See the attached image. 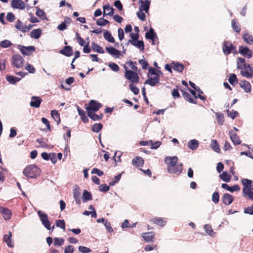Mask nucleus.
<instances>
[{
	"instance_id": "nucleus-1",
	"label": "nucleus",
	"mask_w": 253,
	"mask_h": 253,
	"mask_svg": "<svg viewBox=\"0 0 253 253\" xmlns=\"http://www.w3.org/2000/svg\"><path fill=\"white\" fill-rule=\"evenodd\" d=\"M177 156H167L165 158V163L167 165V170L169 173L180 174L182 171L183 164L178 163Z\"/></svg>"
},
{
	"instance_id": "nucleus-2",
	"label": "nucleus",
	"mask_w": 253,
	"mask_h": 253,
	"mask_svg": "<svg viewBox=\"0 0 253 253\" xmlns=\"http://www.w3.org/2000/svg\"><path fill=\"white\" fill-rule=\"evenodd\" d=\"M244 58L238 57L237 61V68L241 69V75L247 78H251L253 76V67L245 63Z\"/></svg>"
},
{
	"instance_id": "nucleus-3",
	"label": "nucleus",
	"mask_w": 253,
	"mask_h": 253,
	"mask_svg": "<svg viewBox=\"0 0 253 253\" xmlns=\"http://www.w3.org/2000/svg\"><path fill=\"white\" fill-rule=\"evenodd\" d=\"M241 183L243 185L242 189L243 196L253 201V182L250 179L243 178L241 180Z\"/></svg>"
},
{
	"instance_id": "nucleus-4",
	"label": "nucleus",
	"mask_w": 253,
	"mask_h": 253,
	"mask_svg": "<svg viewBox=\"0 0 253 253\" xmlns=\"http://www.w3.org/2000/svg\"><path fill=\"white\" fill-rule=\"evenodd\" d=\"M41 169L35 165H31L26 167L23 171V174L29 178H36L40 175Z\"/></svg>"
},
{
	"instance_id": "nucleus-5",
	"label": "nucleus",
	"mask_w": 253,
	"mask_h": 253,
	"mask_svg": "<svg viewBox=\"0 0 253 253\" xmlns=\"http://www.w3.org/2000/svg\"><path fill=\"white\" fill-rule=\"evenodd\" d=\"M222 51L225 55H228L231 52L234 54H237V51L235 46L228 41H224L222 46Z\"/></svg>"
},
{
	"instance_id": "nucleus-6",
	"label": "nucleus",
	"mask_w": 253,
	"mask_h": 253,
	"mask_svg": "<svg viewBox=\"0 0 253 253\" xmlns=\"http://www.w3.org/2000/svg\"><path fill=\"white\" fill-rule=\"evenodd\" d=\"M124 68L126 70L125 77L132 83H138L139 82V76L137 73L133 71L127 70L126 66H124Z\"/></svg>"
},
{
	"instance_id": "nucleus-7",
	"label": "nucleus",
	"mask_w": 253,
	"mask_h": 253,
	"mask_svg": "<svg viewBox=\"0 0 253 253\" xmlns=\"http://www.w3.org/2000/svg\"><path fill=\"white\" fill-rule=\"evenodd\" d=\"M38 214L40 217V220L41 221L42 225L47 230L51 229V226L50 221L48 220V216L47 214L44 213L41 211H39L37 212Z\"/></svg>"
},
{
	"instance_id": "nucleus-8",
	"label": "nucleus",
	"mask_w": 253,
	"mask_h": 253,
	"mask_svg": "<svg viewBox=\"0 0 253 253\" xmlns=\"http://www.w3.org/2000/svg\"><path fill=\"white\" fill-rule=\"evenodd\" d=\"M24 60L19 54H14L12 56V64L17 68H21L23 66Z\"/></svg>"
},
{
	"instance_id": "nucleus-9",
	"label": "nucleus",
	"mask_w": 253,
	"mask_h": 253,
	"mask_svg": "<svg viewBox=\"0 0 253 253\" xmlns=\"http://www.w3.org/2000/svg\"><path fill=\"white\" fill-rule=\"evenodd\" d=\"M17 47L20 50L21 53L24 55H30L35 50V48L34 46H25L19 44Z\"/></svg>"
},
{
	"instance_id": "nucleus-10",
	"label": "nucleus",
	"mask_w": 253,
	"mask_h": 253,
	"mask_svg": "<svg viewBox=\"0 0 253 253\" xmlns=\"http://www.w3.org/2000/svg\"><path fill=\"white\" fill-rule=\"evenodd\" d=\"M102 105L97 101L91 100L89 103V106L86 108V110L88 112H96L101 107Z\"/></svg>"
},
{
	"instance_id": "nucleus-11",
	"label": "nucleus",
	"mask_w": 253,
	"mask_h": 253,
	"mask_svg": "<svg viewBox=\"0 0 253 253\" xmlns=\"http://www.w3.org/2000/svg\"><path fill=\"white\" fill-rule=\"evenodd\" d=\"M239 52L243 56L248 58H251L253 56V51L247 46H240Z\"/></svg>"
},
{
	"instance_id": "nucleus-12",
	"label": "nucleus",
	"mask_w": 253,
	"mask_h": 253,
	"mask_svg": "<svg viewBox=\"0 0 253 253\" xmlns=\"http://www.w3.org/2000/svg\"><path fill=\"white\" fill-rule=\"evenodd\" d=\"M11 6L14 9H24L25 4L22 0H12Z\"/></svg>"
},
{
	"instance_id": "nucleus-13",
	"label": "nucleus",
	"mask_w": 253,
	"mask_h": 253,
	"mask_svg": "<svg viewBox=\"0 0 253 253\" xmlns=\"http://www.w3.org/2000/svg\"><path fill=\"white\" fill-rule=\"evenodd\" d=\"M105 49L109 54L116 58H119L121 54L119 50L112 46L106 47Z\"/></svg>"
},
{
	"instance_id": "nucleus-14",
	"label": "nucleus",
	"mask_w": 253,
	"mask_h": 253,
	"mask_svg": "<svg viewBox=\"0 0 253 253\" xmlns=\"http://www.w3.org/2000/svg\"><path fill=\"white\" fill-rule=\"evenodd\" d=\"M221 200L224 205L228 206L234 201V197L230 194L225 193L222 197Z\"/></svg>"
},
{
	"instance_id": "nucleus-15",
	"label": "nucleus",
	"mask_w": 253,
	"mask_h": 253,
	"mask_svg": "<svg viewBox=\"0 0 253 253\" xmlns=\"http://www.w3.org/2000/svg\"><path fill=\"white\" fill-rule=\"evenodd\" d=\"M230 139L235 145H239L241 143V140L236 133L233 132V130H230L229 131Z\"/></svg>"
},
{
	"instance_id": "nucleus-16",
	"label": "nucleus",
	"mask_w": 253,
	"mask_h": 253,
	"mask_svg": "<svg viewBox=\"0 0 253 253\" xmlns=\"http://www.w3.org/2000/svg\"><path fill=\"white\" fill-rule=\"evenodd\" d=\"M160 82V76L150 77L145 81V84H148L151 86H154Z\"/></svg>"
},
{
	"instance_id": "nucleus-17",
	"label": "nucleus",
	"mask_w": 253,
	"mask_h": 253,
	"mask_svg": "<svg viewBox=\"0 0 253 253\" xmlns=\"http://www.w3.org/2000/svg\"><path fill=\"white\" fill-rule=\"evenodd\" d=\"M60 53L67 57H70L73 54L72 47L70 45L65 46L59 51Z\"/></svg>"
},
{
	"instance_id": "nucleus-18",
	"label": "nucleus",
	"mask_w": 253,
	"mask_h": 253,
	"mask_svg": "<svg viewBox=\"0 0 253 253\" xmlns=\"http://www.w3.org/2000/svg\"><path fill=\"white\" fill-rule=\"evenodd\" d=\"M239 85L242 88L245 92L250 93L251 91V85L250 83L246 80L242 81L239 83Z\"/></svg>"
},
{
	"instance_id": "nucleus-19",
	"label": "nucleus",
	"mask_w": 253,
	"mask_h": 253,
	"mask_svg": "<svg viewBox=\"0 0 253 253\" xmlns=\"http://www.w3.org/2000/svg\"><path fill=\"white\" fill-rule=\"evenodd\" d=\"M31 101L30 102V106L35 108H39L42 102V99L40 97L33 96L31 97Z\"/></svg>"
},
{
	"instance_id": "nucleus-20",
	"label": "nucleus",
	"mask_w": 253,
	"mask_h": 253,
	"mask_svg": "<svg viewBox=\"0 0 253 253\" xmlns=\"http://www.w3.org/2000/svg\"><path fill=\"white\" fill-rule=\"evenodd\" d=\"M80 189L79 187H76L74 189V194L73 197L75 200L76 204L78 205H80L81 203V201L80 200Z\"/></svg>"
},
{
	"instance_id": "nucleus-21",
	"label": "nucleus",
	"mask_w": 253,
	"mask_h": 253,
	"mask_svg": "<svg viewBox=\"0 0 253 253\" xmlns=\"http://www.w3.org/2000/svg\"><path fill=\"white\" fill-rule=\"evenodd\" d=\"M221 187L231 192L238 191L240 189L239 186L237 184L234 185L233 186L230 187L226 183H223L221 185Z\"/></svg>"
},
{
	"instance_id": "nucleus-22",
	"label": "nucleus",
	"mask_w": 253,
	"mask_h": 253,
	"mask_svg": "<svg viewBox=\"0 0 253 253\" xmlns=\"http://www.w3.org/2000/svg\"><path fill=\"white\" fill-rule=\"evenodd\" d=\"M187 146L191 150H196L199 146V142L196 139H192L188 141Z\"/></svg>"
},
{
	"instance_id": "nucleus-23",
	"label": "nucleus",
	"mask_w": 253,
	"mask_h": 253,
	"mask_svg": "<svg viewBox=\"0 0 253 253\" xmlns=\"http://www.w3.org/2000/svg\"><path fill=\"white\" fill-rule=\"evenodd\" d=\"M132 164L136 167H141L144 165V160L141 157L136 156L132 159Z\"/></svg>"
},
{
	"instance_id": "nucleus-24",
	"label": "nucleus",
	"mask_w": 253,
	"mask_h": 253,
	"mask_svg": "<svg viewBox=\"0 0 253 253\" xmlns=\"http://www.w3.org/2000/svg\"><path fill=\"white\" fill-rule=\"evenodd\" d=\"M155 234L153 232H149L142 234V237L145 241L153 242Z\"/></svg>"
},
{
	"instance_id": "nucleus-25",
	"label": "nucleus",
	"mask_w": 253,
	"mask_h": 253,
	"mask_svg": "<svg viewBox=\"0 0 253 253\" xmlns=\"http://www.w3.org/2000/svg\"><path fill=\"white\" fill-rule=\"evenodd\" d=\"M103 13L104 15L112 16L114 13V9L112 7H110L109 4H105L103 5Z\"/></svg>"
},
{
	"instance_id": "nucleus-26",
	"label": "nucleus",
	"mask_w": 253,
	"mask_h": 253,
	"mask_svg": "<svg viewBox=\"0 0 253 253\" xmlns=\"http://www.w3.org/2000/svg\"><path fill=\"white\" fill-rule=\"evenodd\" d=\"M145 37L147 39H149L152 41L154 43L155 38H156V34L154 32V29L151 28L148 32L145 34Z\"/></svg>"
},
{
	"instance_id": "nucleus-27",
	"label": "nucleus",
	"mask_w": 253,
	"mask_h": 253,
	"mask_svg": "<svg viewBox=\"0 0 253 253\" xmlns=\"http://www.w3.org/2000/svg\"><path fill=\"white\" fill-rule=\"evenodd\" d=\"M242 38L244 41L248 44L252 45L253 44V37L248 33L243 35Z\"/></svg>"
},
{
	"instance_id": "nucleus-28",
	"label": "nucleus",
	"mask_w": 253,
	"mask_h": 253,
	"mask_svg": "<svg viewBox=\"0 0 253 253\" xmlns=\"http://www.w3.org/2000/svg\"><path fill=\"white\" fill-rule=\"evenodd\" d=\"M151 2L149 0H145L144 3L139 5V10L144 11L146 13H148L150 8Z\"/></svg>"
},
{
	"instance_id": "nucleus-29",
	"label": "nucleus",
	"mask_w": 253,
	"mask_h": 253,
	"mask_svg": "<svg viewBox=\"0 0 253 253\" xmlns=\"http://www.w3.org/2000/svg\"><path fill=\"white\" fill-rule=\"evenodd\" d=\"M6 80L9 84H16L17 82L21 80V78L8 75L6 77Z\"/></svg>"
},
{
	"instance_id": "nucleus-30",
	"label": "nucleus",
	"mask_w": 253,
	"mask_h": 253,
	"mask_svg": "<svg viewBox=\"0 0 253 253\" xmlns=\"http://www.w3.org/2000/svg\"><path fill=\"white\" fill-rule=\"evenodd\" d=\"M42 32L40 28L33 30L30 33V36L32 38L38 39L41 36Z\"/></svg>"
},
{
	"instance_id": "nucleus-31",
	"label": "nucleus",
	"mask_w": 253,
	"mask_h": 253,
	"mask_svg": "<svg viewBox=\"0 0 253 253\" xmlns=\"http://www.w3.org/2000/svg\"><path fill=\"white\" fill-rule=\"evenodd\" d=\"M225 107L226 108V112L227 113L228 116L231 118L232 119H234L238 115V112L237 111L232 110L229 111V104H226Z\"/></svg>"
},
{
	"instance_id": "nucleus-32",
	"label": "nucleus",
	"mask_w": 253,
	"mask_h": 253,
	"mask_svg": "<svg viewBox=\"0 0 253 253\" xmlns=\"http://www.w3.org/2000/svg\"><path fill=\"white\" fill-rule=\"evenodd\" d=\"M91 45L93 51L97 52V53L101 54H103L104 53V51L102 47L99 46L96 43L94 42H92Z\"/></svg>"
},
{
	"instance_id": "nucleus-33",
	"label": "nucleus",
	"mask_w": 253,
	"mask_h": 253,
	"mask_svg": "<svg viewBox=\"0 0 253 253\" xmlns=\"http://www.w3.org/2000/svg\"><path fill=\"white\" fill-rule=\"evenodd\" d=\"M172 68L174 70L181 73L184 70V66L182 64H180L177 62H173L171 63Z\"/></svg>"
},
{
	"instance_id": "nucleus-34",
	"label": "nucleus",
	"mask_w": 253,
	"mask_h": 253,
	"mask_svg": "<svg viewBox=\"0 0 253 253\" xmlns=\"http://www.w3.org/2000/svg\"><path fill=\"white\" fill-rule=\"evenodd\" d=\"M94 112H91L89 111L87 112V115L91 120L93 121H98L102 119L103 117V114H101L100 115H98Z\"/></svg>"
},
{
	"instance_id": "nucleus-35",
	"label": "nucleus",
	"mask_w": 253,
	"mask_h": 253,
	"mask_svg": "<svg viewBox=\"0 0 253 253\" xmlns=\"http://www.w3.org/2000/svg\"><path fill=\"white\" fill-rule=\"evenodd\" d=\"M0 212L5 220H8L11 218V212L8 209L3 208L0 210Z\"/></svg>"
},
{
	"instance_id": "nucleus-36",
	"label": "nucleus",
	"mask_w": 253,
	"mask_h": 253,
	"mask_svg": "<svg viewBox=\"0 0 253 253\" xmlns=\"http://www.w3.org/2000/svg\"><path fill=\"white\" fill-rule=\"evenodd\" d=\"M15 28L19 30V31H20L21 32H23V33H25V27H26V25H24L23 24V23L22 22V21L19 20V19H18L16 21V23L14 26Z\"/></svg>"
},
{
	"instance_id": "nucleus-37",
	"label": "nucleus",
	"mask_w": 253,
	"mask_h": 253,
	"mask_svg": "<svg viewBox=\"0 0 253 253\" xmlns=\"http://www.w3.org/2000/svg\"><path fill=\"white\" fill-rule=\"evenodd\" d=\"M216 121L218 124L222 126L224 123V117L223 114L219 112H215Z\"/></svg>"
},
{
	"instance_id": "nucleus-38",
	"label": "nucleus",
	"mask_w": 253,
	"mask_h": 253,
	"mask_svg": "<svg viewBox=\"0 0 253 253\" xmlns=\"http://www.w3.org/2000/svg\"><path fill=\"white\" fill-rule=\"evenodd\" d=\"M51 116L56 122L57 125H58L60 123V115L58 113V111L56 110H53L51 111Z\"/></svg>"
},
{
	"instance_id": "nucleus-39",
	"label": "nucleus",
	"mask_w": 253,
	"mask_h": 253,
	"mask_svg": "<svg viewBox=\"0 0 253 253\" xmlns=\"http://www.w3.org/2000/svg\"><path fill=\"white\" fill-rule=\"evenodd\" d=\"M91 199L92 196L91 193L86 190H84L83 195L82 196L83 202L85 203L87 201L91 200Z\"/></svg>"
},
{
	"instance_id": "nucleus-40",
	"label": "nucleus",
	"mask_w": 253,
	"mask_h": 253,
	"mask_svg": "<svg viewBox=\"0 0 253 253\" xmlns=\"http://www.w3.org/2000/svg\"><path fill=\"white\" fill-rule=\"evenodd\" d=\"M103 37L104 38L106 41L114 43L115 42L114 37L112 36L111 34L108 31H106L104 33Z\"/></svg>"
},
{
	"instance_id": "nucleus-41",
	"label": "nucleus",
	"mask_w": 253,
	"mask_h": 253,
	"mask_svg": "<svg viewBox=\"0 0 253 253\" xmlns=\"http://www.w3.org/2000/svg\"><path fill=\"white\" fill-rule=\"evenodd\" d=\"M152 222L160 226H164L166 224V221L162 218H154L152 219Z\"/></svg>"
},
{
	"instance_id": "nucleus-42",
	"label": "nucleus",
	"mask_w": 253,
	"mask_h": 253,
	"mask_svg": "<svg viewBox=\"0 0 253 253\" xmlns=\"http://www.w3.org/2000/svg\"><path fill=\"white\" fill-rule=\"evenodd\" d=\"M130 44H131L134 46L139 48L140 51H143L144 50V44L142 41H138L137 40V41L132 42V43H131Z\"/></svg>"
},
{
	"instance_id": "nucleus-43",
	"label": "nucleus",
	"mask_w": 253,
	"mask_h": 253,
	"mask_svg": "<svg viewBox=\"0 0 253 253\" xmlns=\"http://www.w3.org/2000/svg\"><path fill=\"white\" fill-rule=\"evenodd\" d=\"M211 149L217 153L220 152V148L217 141L216 140H212L211 143Z\"/></svg>"
},
{
	"instance_id": "nucleus-44",
	"label": "nucleus",
	"mask_w": 253,
	"mask_h": 253,
	"mask_svg": "<svg viewBox=\"0 0 253 253\" xmlns=\"http://www.w3.org/2000/svg\"><path fill=\"white\" fill-rule=\"evenodd\" d=\"M229 83L232 85L234 86L238 83V80L236 75L234 74H231L228 78Z\"/></svg>"
},
{
	"instance_id": "nucleus-45",
	"label": "nucleus",
	"mask_w": 253,
	"mask_h": 253,
	"mask_svg": "<svg viewBox=\"0 0 253 253\" xmlns=\"http://www.w3.org/2000/svg\"><path fill=\"white\" fill-rule=\"evenodd\" d=\"M219 177L224 181L228 182L230 181L231 176L226 171H223L219 175Z\"/></svg>"
},
{
	"instance_id": "nucleus-46",
	"label": "nucleus",
	"mask_w": 253,
	"mask_h": 253,
	"mask_svg": "<svg viewBox=\"0 0 253 253\" xmlns=\"http://www.w3.org/2000/svg\"><path fill=\"white\" fill-rule=\"evenodd\" d=\"M36 9V14L40 18L44 20L46 18V14L45 12L42 9H41L39 7L37 6L35 7Z\"/></svg>"
},
{
	"instance_id": "nucleus-47",
	"label": "nucleus",
	"mask_w": 253,
	"mask_h": 253,
	"mask_svg": "<svg viewBox=\"0 0 253 253\" xmlns=\"http://www.w3.org/2000/svg\"><path fill=\"white\" fill-rule=\"evenodd\" d=\"M182 95L183 98L191 103L196 104V102L195 101L191 96V95L185 91L182 92Z\"/></svg>"
},
{
	"instance_id": "nucleus-48",
	"label": "nucleus",
	"mask_w": 253,
	"mask_h": 253,
	"mask_svg": "<svg viewBox=\"0 0 253 253\" xmlns=\"http://www.w3.org/2000/svg\"><path fill=\"white\" fill-rule=\"evenodd\" d=\"M231 26L233 30L237 33H239L241 31L240 25L237 23L235 19H232L231 21Z\"/></svg>"
},
{
	"instance_id": "nucleus-49",
	"label": "nucleus",
	"mask_w": 253,
	"mask_h": 253,
	"mask_svg": "<svg viewBox=\"0 0 253 253\" xmlns=\"http://www.w3.org/2000/svg\"><path fill=\"white\" fill-rule=\"evenodd\" d=\"M204 229L206 232L210 236L212 237L214 234V232L213 231L211 227L209 224H206L204 225Z\"/></svg>"
},
{
	"instance_id": "nucleus-50",
	"label": "nucleus",
	"mask_w": 253,
	"mask_h": 253,
	"mask_svg": "<svg viewBox=\"0 0 253 253\" xmlns=\"http://www.w3.org/2000/svg\"><path fill=\"white\" fill-rule=\"evenodd\" d=\"M103 126L101 123H96L94 124L92 127V130L95 132H99L102 128Z\"/></svg>"
},
{
	"instance_id": "nucleus-51",
	"label": "nucleus",
	"mask_w": 253,
	"mask_h": 253,
	"mask_svg": "<svg viewBox=\"0 0 253 253\" xmlns=\"http://www.w3.org/2000/svg\"><path fill=\"white\" fill-rule=\"evenodd\" d=\"M12 43L8 40H4L0 42V46L2 48H7L11 46Z\"/></svg>"
},
{
	"instance_id": "nucleus-52",
	"label": "nucleus",
	"mask_w": 253,
	"mask_h": 253,
	"mask_svg": "<svg viewBox=\"0 0 253 253\" xmlns=\"http://www.w3.org/2000/svg\"><path fill=\"white\" fill-rule=\"evenodd\" d=\"M158 73H161V71L160 70L157 71L155 68L153 67H150L148 70V76L150 75H154L155 76H159Z\"/></svg>"
},
{
	"instance_id": "nucleus-53",
	"label": "nucleus",
	"mask_w": 253,
	"mask_h": 253,
	"mask_svg": "<svg viewBox=\"0 0 253 253\" xmlns=\"http://www.w3.org/2000/svg\"><path fill=\"white\" fill-rule=\"evenodd\" d=\"M53 245L54 246H61L63 243L64 240L60 238H54L53 239Z\"/></svg>"
},
{
	"instance_id": "nucleus-54",
	"label": "nucleus",
	"mask_w": 253,
	"mask_h": 253,
	"mask_svg": "<svg viewBox=\"0 0 253 253\" xmlns=\"http://www.w3.org/2000/svg\"><path fill=\"white\" fill-rule=\"evenodd\" d=\"M109 23V21L102 18L98 19L96 21V24L98 26H105Z\"/></svg>"
},
{
	"instance_id": "nucleus-55",
	"label": "nucleus",
	"mask_w": 253,
	"mask_h": 253,
	"mask_svg": "<svg viewBox=\"0 0 253 253\" xmlns=\"http://www.w3.org/2000/svg\"><path fill=\"white\" fill-rule=\"evenodd\" d=\"M219 195L217 191H215L212 195L211 200L215 204L219 202Z\"/></svg>"
},
{
	"instance_id": "nucleus-56",
	"label": "nucleus",
	"mask_w": 253,
	"mask_h": 253,
	"mask_svg": "<svg viewBox=\"0 0 253 253\" xmlns=\"http://www.w3.org/2000/svg\"><path fill=\"white\" fill-rule=\"evenodd\" d=\"M130 37L131 38V40H129L128 41V43H132V42L137 41L139 38V35L138 33H131L130 34Z\"/></svg>"
},
{
	"instance_id": "nucleus-57",
	"label": "nucleus",
	"mask_w": 253,
	"mask_h": 253,
	"mask_svg": "<svg viewBox=\"0 0 253 253\" xmlns=\"http://www.w3.org/2000/svg\"><path fill=\"white\" fill-rule=\"evenodd\" d=\"M149 143L151 144V148L153 149H157L161 144V142L160 141H155L154 142L152 140H150Z\"/></svg>"
},
{
	"instance_id": "nucleus-58",
	"label": "nucleus",
	"mask_w": 253,
	"mask_h": 253,
	"mask_svg": "<svg viewBox=\"0 0 253 253\" xmlns=\"http://www.w3.org/2000/svg\"><path fill=\"white\" fill-rule=\"evenodd\" d=\"M56 225L57 227H60L63 230L65 229V222L64 220H56Z\"/></svg>"
},
{
	"instance_id": "nucleus-59",
	"label": "nucleus",
	"mask_w": 253,
	"mask_h": 253,
	"mask_svg": "<svg viewBox=\"0 0 253 253\" xmlns=\"http://www.w3.org/2000/svg\"><path fill=\"white\" fill-rule=\"evenodd\" d=\"M108 66L110 68V69L114 71V72H118L119 71V66L113 62H111L109 63Z\"/></svg>"
},
{
	"instance_id": "nucleus-60",
	"label": "nucleus",
	"mask_w": 253,
	"mask_h": 253,
	"mask_svg": "<svg viewBox=\"0 0 253 253\" xmlns=\"http://www.w3.org/2000/svg\"><path fill=\"white\" fill-rule=\"evenodd\" d=\"M25 69L27 70L29 73L31 74H34L36 71L33 66L28 63L26 64Z\"/></svg>"
},
{
	"instance_id": "nucleus-61",
	"label": "nucleus",
	"mask_w": 253,
	"mask_h": 253,
	"mask_svg": "<svg viewBox=\"0 0 253 253\" xmlns=\"http://www.w3.org/2000/svg\"><path fill=\"white\" fill-rule=\"evenodd\" d=\"M6 18L7 20L10 22H13L15 20V16L12 12H8Z\"/></svg>"
},
{
	"instance_id": "nucleus-62",
	"label": "nucleus",
	"mask_w": 253,
	"mask_h": 253,
	"mask_svg": "<svg viewBox=\"0 0 253 253\" xmlns=\"http://www.w3.org/2000/svg\"><path fill=\"white\" fill-rule=\"evenodd\" d=\"M79 251L82 253H89L91 251L89 248L82 246L79 247Z\"/></svg>"
},
{
	"instance_id": "nucleus-63",
	"label": "nucleus",
	"mask_w": 253,
	"mask_h": 253,
	"mask_svg": "<svg viewBox=\"0 0 253 253\" xmlns=\"http://www.w3.org/2000/svg\"><path fill=\"white\" fill-rule=\"evenodd\" d=\"M136 15L138 18L142 21H144L146 19L145 13L143 12V11L139 10L137 12Z\"/></svg>"
},
{
	"instance_id": "nucleus-64",
	"label": "nucleus",
	"mask_w": 253,
	"mask_h": 253,
	"mask_svg": "<svg viewBox=\"0 0 253 253\" xmlns=\"http://www.w3.org/2000/svg\"><path fill=\"white\" fill-rule=\"evenodd\" d=\"M74 249L72 245L67 246L64 250V253H73Z\"/></svg>"
}]
</instances>
